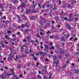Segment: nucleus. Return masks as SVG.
I'll list each match as a JSON object with an SVG mask.
<instances>
[{"mask_svg": "<svg viewBox=\"0 0 79 79\" xmlns=\"http://www.w3.org/2000/svg\"><path fill=\"white\" fill-rule=\"evenodd\" d=\"M40 18L41 19V20L40 21V23L41 25H43V27L44 28L46 27V25L44 24L46 23V21H47V19H44V18H42V17H40Z\"/></svg>", "mask_w": 79, "mask_h": 79, "instance_id": "f257e3e1", "label": "nucleus"}, {"mask_svg": "<svg viewBox=\"0 0 79 79\" xmlns=\"http://www.w3.org/2000/svg\"><path fill=\"white\" fill-rule=\"evenodd\" d=\"M65 26H66V28H68V29L70 31H71V30L72 29V28L71 26H70V25L69 24L67 23L65 24Z\"/></svg>", "mask_w": 79, "mask_h": 79, "instance_id": "f03ea898", "label": "nucleus"}, {"mask_svg": "<svg viewBox=\"0 0 79 79\" xmlns=\"http://www.w3.org/2000/svg\"><path fill=\"white\" fill-rule=\"evenodd\" d=\"M57 53L60 55L63 54L64 53V50H58L57 52Z\"/></svg>", "mask_w": 79, "mask_h": 79, "instance_id": "7ed1b4c3", "label": "nucleus"}, {"mask_svg": "<svg viewBox=\"0 0 79 79\" xmlns=\"http://www.w3.org/2000/svg\"><path fill=\"white\" fill-rule=\"evenodd\" d=\"M21 18H23V20H25V21H27V17H26V15H21Z\"/></svg>", "mask_w": 79, "mask_h": 79, "instance_id": "20e7f679", "label": "nucleus"}, {"mask_svg": "<svg viewBox=\"0 0 79 79\" xmlns=\"http://www.w3.org/2000/svg\"><path fill=\"white\" fill-rule=\"evenodd\" d=\"M25 26V27H28V25L26 23L25 24H23L22 25L21 27V28H24Z\"/></svg>", "mask_w": 79, "mask_h": 79, "instance_id": "39448f33", "label": "nucleus"}, {"mask_svg": "<svg viewBox=\"0 0 79 79\" xmlns=\"http://www.w3.org/2000/svg\"><path fill=\"white\" fill-rule=\"evenodd\" d=\"M37 18V17L36 16H32L31 17H30V18L31 20H34V19H35V18Z\"/></svg>", "mask_w": 79, "mask_h": 79, "instance_id": "423d86ee", "label": "nucleus"}, {"mask_svg": "<svg viewBox=\"0 0 79 79\" xmlns=\"http://www.w3.org/2000/svg\"><path fill=\"white\" fill-rule=\"evenodd\" d=\"M73 72L76 74L79 73V69H77V70L75 69L73 71Z\"/></svg>", "mask_w": 79, "mask_h": 79, "instance_id": "0eeeda50", "label": "nucleus"}, {"mask_svg": "<svg viewBox=\"0 0 79 79\" xmlns=\"http://www.w3.org/2000/svg\"><path fill=\"white\" fill-rule=\"evenodd\" d=\"M54 7H53L52 8V10H56L57 8H56V6L55 4H54Z\"/></svg>", "mask_w": 79, "mask_h": 79, "instance_id": "6e6552de", "label": "nucleus"}, {"mask_svg": "<svg viewBox=\"0 0 79 79\" xmlns=\"http://www.w3.org/2000/svg\"><path fill=\"white\" fill-rule=\"evenodd\" d=\"M42 71L44 72L45 74H48V72L46 70H45V68L43 70H42Z\"/></svg>", "mask_w": 79, "mask_h": 79, "instance_id": "1a4fd4ad", "label": "nucleus"}, {"mask_svg": "<svg viewBox=\"0 0 79 79\" xmlns=\"http://www.w3.org/2000/svg\"><path fill=\"white\" fill-rule=\"evenodd\" d=\"M51 31L52 32V33H53L54 32H55V29H54V28H52L51 29Z\"/></svg>", "mask_w": 79, "mask_h": 79, "instance_id": "9d476101", "label": "nucleus"}, {"mask_svg": "<svg viewBox=\"0 0 79 79\" xmlns=\"http://www.w3.org/2000/svg\"><path fill=\"white\" fill-rule=\"evenodd\" d=\"M38 6H39V7L38 8V9H40L41 8V6H42V4H38Z\"/></svg>", "mask_w": 79, "mask_h": 79, "instance_id": "9b49d317", "label": "nucleus"}, {"mask_svg": "<svg viewBox=\"0 0 79 79\" xmlns=\"http://www.w3.org/2000/svg\"><path fill=\"white\" fill-rule=\"evenodd\" d=\"M24 6H25V3H22L20 5V6H22V8H23V7Z\"/></svg>", "mask_w": 79, "mask_h": 79, "instance_id": "f8f14e48", "label": "nucleus"}, {"mask_svg": "<svg viewBox=\"0 0 79 79\" xmlns=\"http://www.w3.org/2000/svg\"><path fill=\"white\" fill-rule=\"evenodd\" d=\"M12 60L13 58H12V57H8V59H7V60Z\"/></svg>", "mask_w": 79, "mask_h": 79, "instance_id": "ddd939ff", "label": "nucleus"}, {"mask_svg": "<svg viewBox=\"0 0 79 79\" xmlns=\"http://www.w3.org/2000/svg\"><path fill=\"white\" fill-rule=\"evenodd\" d=\"M37 77L38 79H42V77L41 76H40L39 75H38L37 76Z\"/></svg>", "mask_w": 79, "mask_h": 79, "instance_id": "4468645a", "label": "nucleus"}, {"mask_svg": "<svg viewBox=\"0 0 79 79\" xmlns=\"http://www.w3.org/2000/svg\"><path fill=\"white\" fill-rule=\"evenodd\" d=\"M58 58H59V59H61L62 58H63V57H62V56H61L59 55L58 56Z\"/></svg>", "mask_w": 79, "mask_h": 79, "instance_id": "2eb2a0df", "label": "nucleus"}, {"mask_svg": "<svg viewBox=\"0 0 79 79\" xmlns=\"http://www.w3.org/2000/svg\"><path fill=\"white\" fill-rule=\"evenodd\" d=\"M9 56H10V57H13V54L12 53H10V55H9Z\"/></svg>", "mask_w": 79, "mask_h": 79, "instance_id": "dca6fc26", "label": "nucleus"}, {"mask_svg": "<svg viewBox=\"0 0 79 79\" xmlns=\"http://www.w3.org/2000/svg\"><path fill=\"white\" fill-rule=\"evenodd\" d=\"M68 6V7H69V8H73V7H72V6H71L70 4H69Z\"/></svg>", "mask_w": 79, "mask_h": 79, "instance_id": "f3484780", "label": "nucleus"}, {"mask_svg": "<svg viewBox=\"0 0 79 79\" xmlns=\"http://www.w3.org/2000/svg\"><path fill=\"white\" fill-rule=\"evenodd\" d=\"M6 77V75H2V79H5V77Z\"/></svg>", "mask_w": 79, "mask_h": 79, "instance_id": "a211bd4d", "label": "nucleus"}, {"mask_svg": "<svg viewBox=\"0 0 79 79\" xmlns=\"http://www.w3.org/2000/svg\"><path fill=\"white\" fill-rule=\"evenodd\" d=\"M5 37L7 39H10V37H8V35H5Z\"/></svg>", "mask_w": 79, "mask_h": 79, "instance_id": "6ab92c4d", "label": "nucleus"}, {"mask_svg": "<svg viewBox=\"0 0 79 79\" xmlns=\"http://www.w3.org/2000/svg\"><path fill=\"white\" fill-rule=\"evenodd\" d=\"M45 47V49L46 50H47V49H48V45H44Z\"/></svg>", "mask_w": 79, "mask_h": 79, "instance_id": "aec40b11", "label": "nucleus"}, {"mask_svg": "<svg viewBox=\"0 0 79 79\" xmlns=\"http://www.w3.org/2000/svg\"><path fill=\"white\" fill-rule=\"evenodd\" d=\"M76 56H78L79 55V51L77 52H76Z\"/></svg>", "mask_w": 79, "mask_h": 79, "instance_id": "412c9836", "label": "nucleus"}, {"mask_svg": "<svg viewBox=\"0 0 79 79\" xmlns=\"http://www.w3.org/2000/svg\"><path fill=\"white\" fill-rule=\"evenodd\" d=\"M17 68H21V65H18L17 66Z\"/></svg>", "mask_w": 79, "mask_h": 79, "instance_id": "4be33fe9", "label": "nucleus"}, {"mask_svg": "<svg viewBox=\"0 0 79 79\" xmlns=\"http://www.w3.org/2000/svg\"><path fill=\"white\" fill-rule=\"evenodd\" d=\"M27 39L28 40H30V39H31V37H29L28 36H27Z\"/></svg>", "mask_w": 79, "mask_h": 79, "instance_id": "5701e85b", "label": "nucleus"}, {"mask_svg": "<svg viewBox=\"0 0 79 79\" xmlns=\"http://www.w3.org/2000/svg\"><path fill=\"white\" fill-rule=\"evenodd\" d=\"M0 44H2V47L3 48H5V45L4 44H2V43H0Z\"/></svg>", "mask_w": 79, "mask_h": 79, "instance_id": "b1692460", "label": "nucleus"}, {"mask_svg": "<svg viewBox=\"0 0 79 79\" xmlns=\"http://www.w3.org/2000/svg\"><path fill=\"white\" fill-rule=\"evenodd\" d=\"M72 1L73 3H77V2H76V0H72Z\"/></svg>", "mask_w": 79, "mask_h": 79, "instance_id": "393cba45", "label": "nucleus"}, {"mask_svg": "<svg viewBox=\"0 0 79 79\" xmlns=\"http://www.w3.org/2000/svg\"><path fill=\"white\" fill-rule=\"evenodd\" d=\"M29 30H30V29H27V30H26L25 32H28V31H29Z\"/></svg>", "mask_w": 79, "mask_h": 79, "instance_id": "a878e982", "label": "nucleus"}, {"mask_svg": "<svg viewBox=\"0 0 79 79\" xmlns=\"http://www.w3.org/2000/svg\"><path fill=\"white\" fill-rule=\"evenodd\" d=\"M45 61H49V60L48 59V58H46V60H45Z\"/></svg>", "mask_w": 79, "mask_h": 79, "instance_id": "bb28decb", "label": "nucleus"}, {"mask_svg": "<svg viewBox=\"0 0 79 79\" xmlns=\"http://www.w3.org/2000/svg\"><path fill=\"white\" fill-rule=\"evenodd\" d=\"M30 13V10H27L26 12V13Z\"/></svg>", "mask_w": 79, "mask_h": 79, "instance_id": "cd10ccee", "label": "nucleus"}, {"mask_svg": "<svg viewBox=\"0 0 79 79\" xmlns=\"http://www.w3.org/2000/svg\"><path fill=\"white\" fill-rule=\"evenodd\" d=\"M72 15V14H70L69 15V18H71V17H72V16H71Z\"/></svg>", "mask_w": 79, "mask_h": 79, "instance_id": "c85d7f7f", "label": "nucleus"}, {"mask_svg": "<svg viewBox=\"0 0 79 79\" xmlns=\"http://www.w3.org/2000/svg\"><path fill=\"white\" fill-rule=\"evenodd\" d=\"M10 10H13V7L12 6H11L10 7Z\"/></svg>", "mask_w": 79, "mask_h": 79, "instance_id": "c756f323", "label": "nucleus"}, {"mask_svg": "<svg viewBox=\"0 0 79 79\" xmlns=\"http://www.w3.org/2000/svg\"><path fill=\"white\" fill-rule=\"evenodd\" d=\"M59 60H58L57 61L56 63V64H59Z\"/></svg>", "mask_w": 79, "mask_h": 79, "instance_id": "7c9ffc66", "label": "nucleus"}, {"mask_svg": "<svg viewBox=\"0 0 79 79\" xmlns=\"http://www.w3.org/2000/svg\"><path fill=\"white\" fill-rule=\"evenodd\" d=\"M43 52H41V51H40L39 52V53L40 55H42Z\"/></svg>", "mask_w": 79, "mask_h": 79, "instance_id": "2f4dec72", "label": "nucleus"}, {"mask_svg": "<svg viewBox=\"0 0 79 79\" xmlns=\"http://www.w3.org/2000/svg\"><path fill=\"white\" fill-rule=\"evenodd\" d=\"M33 59L34 60H37V58L36 57H34L33 58Z\"/></svg>", "mask_w": 79, "mask_h": 79, "instance_id": "473e14b6", "label": "nucleus"}, {"mask_svg": "<svg viewBox=\"0 0 79 79\" xmlns=\"http://www.w3.org/2000/svg\"><path fill=\"white\" fill-rule=\"evenodd\" d=\"M31 55L33 58H35V56L34 55V54H32Z\"/></svg>", "mask_w": 79, "mask_h": 79, "instance_id": "72a5a7b5", "label": "nucleus"}, {"mask_svg": "<svg viewBox=\"0 0 79 79\" xmlns=\"http://www.w3.org/2000/svg\"><path fill=\"white\" fill-rule=\"evenodd\" d=\"M42 55L43 56H45V53H44V52H43V53L42 54Z\"/></svg>", "mask_w": 79, "mask_h": 79, "instance_id": "f704fd0d", "label": "nucleus"}, {"mask_svg": "<svg viewBox=\"0 0 79 79\" xmlns=\"http://www.w3.org/2000/svg\"><path fill=\"white\" fill-rule=\"evenodd\" d=\"M54 48V47H53V46H52V48H50V49H53Z\"/></svg>", "mask_w": 79, "mask_h": 79, "instance_id": "c9c22d12", "label": "nucleus"}, {"mask_svg": "<svg viewBox=\"0 0 79 79\" xmlns=\"http://www.w3.org/2000/svg\"><path fill=\"white\" fill-rule=\"evenodd\" d=\"M50 45H51V46L53 45V42H51L50 43Z\"/></svg>", "mask_w": 79, "mask_h": 79, "instance_id": "e433bc0d", "label": "nucleus"}, {"mask_svg": "<svg viewBox=\"0 0 79 79\" xmlns=\"http://www.w3.org/2000/svg\"><path fill=\"white\" fill-rule=\"evenodd\" d=\"M36 36L38 37H40V36L39 35V34H37Z\"/></svg>", "mask_w": 79, "mask_h": 79, "instance_id": "4c0bfd02", "label": "nucleus"}, {"mask_svg": "<svg viewBox=\"0 0 79 79\" xmlns=\"http://www.w3.org/2000/svg\"><path fill=\"white\" fill-rule=\"evenodd\" d=\"M69 37V34H68V35H67L66 36V38H68Z\"/></svg>", "mask_w": 79, "mask_h": 79, "instance_id": "58836bf2", "label": "nucleus"}, {"mask_svg": "<svg viewBox=\"0 0 79 79\" xmlns=\"http://www.w3.org/2000/svg\"><path fill=\"white\" fill-rule=\"evenodd\" d=\"M45 6H45V5H43V8H45Z\"/></svg>", "mask_w": 79, "mask_h": 79, "instance_id": "ea45409f", "label": "nucleus"}, {"mask_svg": "<svg viewBox=\"0 0 79 79\" xmlns=\"http://www.w3.org/2000/svg\"><path fill=\"white\" fill-rule=\"evenodd\" d=\"M50 38H51V39H53V38H54V36H50Z\"/></svg>", "mask_w": 79, "mask_h": 79, "instance_id": "a19ab883", "label": "nucleus"}, {"mask_svg": "<svg viewBox=\"0 0 79 79\" xmlns=\"http://www.w3.org/2000/svg\"><path fill=\"white\" fill-rule=\"evenodd\" d=\"M4 68H5L6 69H8V67H4Z\"/></svg>", "mask_w": 79, "mask_h": 79, "instance_id": "79ce46f5", "label": "nucleus"}, {"mask_svg": "<svg viewBox=\"0 0 79 79\" xmlns=\"http://www.w3.org/2000/svg\"><path fill=\"white\" fill-rule=\"evenodd\" d=\"M7 32L8 33H11V31L9 30Z\"/></svg>", "mask_w": 79, "mask_h": 79, "instance_id": "37998d69", "label": "nucleus"}, {"mask_svg": "<svg viewBox=\"0 0 79 79\" xmlns=\"http://www.w3.org/2000/svg\"><path fill=\"white\" fill-rule=\"evenodd\" d=\"M12 75H13V76H14V77H16V75H15V73H12Z\"/></svg>", "mask_w": 79, "mask_h": 79, "instance_id": "c03bdc74", "label": "nucleus"}, {"mask_svg": "<svg viewBox=\"0 0 79 79\" xmlns=\"http://www.w3.org/2000/svg\"><path fill=\"white\" fill-rule=\"evenodd\" d=\"M66 64L64 65V66H63L64 68H66Z\"/></svg>", "mask_w": 79, "mask_h": 79, "instance_id": "a18cd8bd", "label": "nucleus"}, {"mask_svg": "<svg viewBox=\"0 0 79 79\" xmlns=\"http://www.w3.org/2000/svg\"><path fill=\"white\" fill-rule=\"evenodd\" d=\"M48 78L49 79H51V78H52V76L51 75L50 76H49V77H48Z\"/></svg>", "mask_w": 79, "mask_h": 79, "instance_id": "49530a36", "label": "nucleus"}, {"mask_svg": "<svg viewBox=\"0 0 79 79\" xmlns=\"http://www.w3.org/2000/svg\"><path fill=\"white\" fill-rule=\"evenodd\" d=\"M23 11H24V9H23V7H22L21 12H23Z\"/></svg>", "mask_w": 79, "mask_h": 79, "instance_id": "de8ad7c7", "label": "nucleus"}, {"mask_svg": "<svg viewBox=\"0 0 79 79\" xmlns=\"http://www.w3.org/2000/svg\"><path fill=\"white\" fill-rule=\"evenodd\" d=\"M2 21H3V23H6V24H7V22H6L5 21H4L3 20Z\"/></svg>", "mask_w": 79, "mask_h": 79, "instance_id": "09e8293b", "label": "nucleus"}, {"mask_svg": "<svg viewBox=\"0 0 79 79\" xmlns=\"http://www.w3.org/2000/svg\"><path fill=\"white\" fill-rule=\"evenodd\" d=\"M65 56H69V54L68 53L66 54L65 55Z\"/></svg>", "mask_w": 79, "mask_h": 79, "instance_id": "8fccbe9b", "label": "nucleus"}, {"mask_svg": "<svg viewBox=\"0 0 79 79\" xmlns=\"http://www.w3.org/2000/svg\"><path fill=\"white\" fill-rule=\"evenodd\" d=\"M49 33H51V32H50V31H48V32H47V34H49Z\"/></svg>", "mask_w": 79, "mask_h": 79, "instance_id": "3c124183", "label": "nucleus"}, {"mask_svg": "<svg viewBox=\"0 0 79 79\" xmlns=\"http://www.w3.org/2000/svg\"><path fill=\"white\" fill-rule=\"evenodd\" d=\"M20 7H21V6H19L17 7V9H18V10H19V9H20V8H20Z\"/></svg>", "mask_w": 79, "mask_h": 79, "instance_id": "603ef678", "label": "nucleus"}, {"mask_svg": "<svg viewBox=\"0 0 79 79\" xmlns=\"http://www.w3.org/2000/svg\"><path fill=\"white\" fill-rule=\"evenodd\" d=\"M54 60H56V56H55L54 57Z\"/></svg>", "mask_w": 79, "mask_h": 79, "instance_id": "864d4df0", "label": "nucleus"}, {"mask_svg": "<svg viewBox=\"0 0 79 79\" xmlns=\"http://www.w3.org/2000/svg\"><path fill=\"white\" fill-rule=\"evenodd\" d=\"M19 77H23V76L21 74H20L19 75Z\"/></svg>", "mask_w": 79, "mask_h": 79, "instance_id": "5fc2aeb1", "label": "nucleus"}, {"mask_svg": "<svg viewBox=\"0 0 79 79\" xmlns=\"http://www.w3.org/2000/svg\"><path fill=\"white\" fill-rule=\"evenodd\" d=\"M17 17V18H18L19 19V18H20V16H19L18 15H16Z\"/></svg>", "mask_w": 79, "mask_h": 79, "instance_id": "6e6d98bb", "label": "nucleus"}, {"mask_svg": "<svg viewBox=\"0 0 79 79\" xmlns=\"http://www.w3.org/2000/svg\"><path fill=\"white\" fill-rule=\"evenodd\" d=\"M25 53H26V54H27L28 53V52L27 51H25Z\"/></svg>", "mask_w": 79, "mask_h": 79, "instance_id": "4d7b16f0", "label": "nucleus"}, {"mask_svg": "<svg viewBox=\"0 0 79 79\" xmlns=\"http://www.w3.org/2000/svg\"><path fill=\"white\" fill-rule=\"evenodd\" d=\"M19 34H20V32H18L16 33L17 35H19Z\"/></svg>", "mask_w": 79, "mask_h": 79, "instance_id": "13d9d810", "label": "nucleus"}, {"mask_svg": "<svg viewBox=\"0 0 79 79\" xmlns=\"http://www.w3.org/2000/svg\"><path fill=\"white\" fill-rule=\"evenodd\" d=\"M4 42L6 44H8V43L6 41H5Z\"/></svg>", "mask_w": 79, "mask_h": 79, "instance_id": "bf43d9fd", "label": "nucleus"}, {"mask_svg": "<svg viewBox=\"0 0 79 79\" xmlns=\"http://www.w3.org/2000/svg\"><path fill=\"white\" fill-rule=\"evenodd\" d=\"M14 79H18V77H15L14 78Z\"/></svg>", "mask_w": 79, "mask_h": 79, "instance_id": "052dcab7", "label": "nucleus"}, {"mask_svg": "<svg viewBox=\"0 0 79 79\" xmlns=\"http://www.w3.org/2000/svg\"><path fill=\"white\" fill-rule=\"evenodd\" d=\"M40 34L41 35H43V33H42V31H41V32L40 33Z\"/></svg>", "mask_w": 79, "mask_h": 79, "instance_id": "680f3d73", "label": "nucleus"}, {"mask_svg": "<svg viewBox=\"0 0 79 79\" xmlns=\"http://www.w3.org/2000/svg\"><path fill=\"white\" fill-rule=\"evenodd\" d=\"M40 47H41V49H42V48H44V47H42V45H40Z\"/></svg>", "mask_w": 79, "mask_h": 79, "instance_id": "e2e57ef3", "label": "nucleus"}, {"mask_svg": "<svg viewBox=\"0 0 79 79\" xmlns=\"http://www.w3.org/2000/svg\"><path fill=\"white\" fill-rule=\"evenodd\" d=\"M15 36H16V34H15L14 35H12V37H15Z\"/></svg>", "mask_w": 79, "mask_h": 79, "instance_id": "0e129e2a", "label": "nucleus"}, {"mask_svg": "<svg viewBox=\"0 0 79 79\" xmlns=\"http://www.w3.org/2000/svg\"><path fill=\"white\" fill-rule=\"evenodd\" d=\"M52 24H53L54 23H55V21H52Z\"/></svg>", "mask_w": 79, "mask_h": 79, "instance_id": "69168bd1", "label": "nucleus"}, {"mask_svg": "<svg viewBox=\"0 0 79 79\" xmlns=\"http://www.w3.org/2000/svg\"><path fill=\"white\" fill-rule=\"evenodd\" d=\"M13 26H16V23H13Z\"/></svg>", "mask_w": 79, "mask_h": 79, "instance_id": "338daca9", "label": "nucleus"}, {"mask_svg": "<svg viewBox=\"0 0 79 79\" xmlns=\"http://www.w3.org/2000/svg\"><path fill=\"white\" fill-rule=\"evenodd\" d=\"M38 73H39L40 74H41V71H38Z\"/></svg>", "mask_w": 79, "mask_h": 79, "instance_id": "774afa93", "label": "nucleus"}]
</instances>
